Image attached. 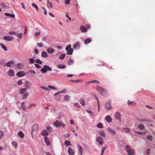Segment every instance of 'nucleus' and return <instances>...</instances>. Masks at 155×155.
<instances>
[{
    "label": "nucleus",
    "instance_id": "8fccbe9b",
    "mask_svg": "<svg viewBox=\"0 0 155 155\" xmlns=\"http://www.w3.org/2000/svg\"><path fill=\"white\" fill-rule=\"evenodd\" d=\"M65 54H62L59 57V59L61 60H63L65 58Z\"/></svg>",
    "mask_w": 155,
    "mask_h": 155
},
{
    "label": "nucleus",
    "instance_id": "6e6d98bb",
    "mask_svg": "<svg viewBox=\"0 0 155 155\" xmlns=\"http://www.w3.org/2000/svg\"><path fill=\"white\" fill-rule=\"evenodd\" d=\"M73 60H71L68 62V64L69 65H71L73 63Z\"/></svg>",
    "mask_w": 155,
    "mask_h": 155
},
{
    "label": "nucleus",
    "instance_id": "bf43d9fd",
    "mask_svg": "<svg viewBox=\"0 0 155 155\" xmlns=\"http://www.w3.org/2000/svg\"><path fill=\"white\" fill-rule=\"evenodd\" d=\"M150 148H149L147 149L146 151V154L149 155L150 154Z\"/></svg>",
    "mask_w": 155,
    "mask_h": 155
},
{
    "label": "nucleus",
    "instance_id": "c9c22d12",
    "mask_svg": "<svg viewBox=\"0 0 155 155\" xmlns=\"http://www.w3.org/2000/svg\"><path fill=\"white\" fill-rule=\"evenodd\" d=\"M55 96V98L57 101H59L61 99V96L60 95H57L56 96Z\"/></svg>",
    "mask_w": 155,
    "mask_h": 155
},
{
    "label": "nucleus",
    "instance_id": "6e6552de",
    "mask_svg": "<svg viewBox=\"0 0 155 155\" xmlns=\"http://www.w3.org/2000/svg\"><path fill=\"white\" fill-rule=\"evenodd\" d=\"M14 64V62L13 61H10L5 64V65L8 67H11Z\"/></svg>",
    "mask_w": 155,
    "mask_h": 155
},
{
    "label": "nucleus",
    "instance_id": "603ef678",
    "mask_svg": "<svg viewBox=\"0 0 155 155\" xmlns=\"http://www.w3.org/2000/svg\"><path fill=\"white\" fill-rule=\"evenodd\" d=\"M29 61L30 63L33 64L35 62L34 60L32 58H30L29 59Z\"/></svg>",
    "mask_w": 155,
    "mask_h": 155
},
{
    "label": "nucleus",
    "instance_id": "b1692460",
    "mask_svg": "<svg viewBox=\"0 0 155 155\" xmlns=\"http://www.w3.org/2000/svg\"><path fill=\"white\" fill-rule=\"evenodd\" d=\"M54 50L51 48H49L47 49V52L49 53H52L54 52Z\"/></svg>",
    "mask_w": 155,
    "mask_h": 155
},
{
    "label": "nucleus",
    "instance_id": "774afa93",
    "mask_svg": "<svg viewBox=\"0 0 155 155\" xmlns=\"http://www.w3.org/2000/svg\"><path fill=\"white\" fill-rule=\"evenodd\" d=\"M74 105L75 107H78L79 108L80 107V105H79V104L78 103H75L74 104Z\"/></svg>",
    "mask_w": 155,
    "mask_h": 155
},
{
    "label": "nucleus",
    "instance_id": "7c9ffc66",
    "mask_svg": "<svg viewBox=\"0 0 155 155\" xmlns=\"http://www.w3.org/2000/svg\"><path fill=\"white\" fill-rule=\"evenodd\" d=\"M26 91V89L25 88H21L20 90V94H22L25 92Z\"/></svg>",
    "mask_w": 155,
    "mask_h": 155
},
{
    "label": "nucleus",
    "instance_id": "ddd939ff",
    "mask_svg": "<svg viewBox=\"0 0 155 155\" xmlns=\"http://www.w3.org/2000/svg\"><path fill=\"white\" fill-rule=\"evenodd\" d=\"M107 130L112 135H115L116 132L112 128L109 127L107 128Z\"/></svg>",
    "mask_w": 155,
    "mask_h": 155
},
{
    "label": "nucleus",
    "instance_id": "5701e85b",
    "mask_svg": "<svg viewBox=\"0 0 155 155\" xmlns=\"http://www.w3.org/2000/svg\"><path fill=\"white\" fill-rule=\"evenodd\" d=\"M41 56L42 57L46 58L48 57V55L46 52L43 51L41 52Z\"/></svg>",
    "mask_w": 155,
    "mask_h": 155
},
{
    "label": "nucleus",
    "instance_id": "f704fd0d",
    "mask_svg": "<svg viewBox=\"0 0 155 155\" xmlns=\"http://www.w3.org/2000/svg\"><path fill=\"white\" fill-rule=\"evenodd\" d=\"M71 81L73 82H74L75 83H81L82 82V80H71Z\"/></svg>",
    "mask_w": 155,
    "mask_h": 155
},
{
    "label": "nucleus",
    "instance_id": "412c9836",
    "mask_svg": "<svg viewBox=\"0 0 155 155\" xmlns=\"http://www.w3.org/2000/svg\"><path fill=\"white\" fill-rule=\"evenodd\" d=\"M13 38L12 37L10 36H4V39L7 41H12L13 39Z\"/></svg>",
    "mask_w": 155,
    "mask_h": 155
},
{
    "label": "nucleus",
    "instance_id": "ea45409f",
    "mask_svg": "<svg viewBox=\"0 0 155 155\" xmlns=\"http://www.w3.org/2000/svg\"><path fill=\"white\" fill-rule=\"evenodd\" d=\"M65 91H66V90L65 89H64L62 91H59L58 92L55 93L54 94V96H56V95H57L58 94H59L62 93H64V92Z\"/></svg>",
    "mask_w": 155,
    "mask_h": 155
},
{
    "label": "nucleus",
    "instance_id": "4468645a",
    "mask_svg": "<svg viewBox=\"0 0 155 155\" xmlns=\"http://www.w3.org/2000/svg\"><path fill=\"white\" fill-rule=\"evenodd\" d=\"M68 152L69 155H74V153L73 150L70 147L68 148Z\"/></svg>",
    "mask_w": 155,
    "mask_h": 155
},
{
    "label": "nucleus",
    "instance_id": "49530a36",
    "mask_svg": "<svg viewBox=\"0 0 155 155\" xmlns=\"http://www.w3.org/2000/svg\"><path fill=\"white\" fill-rule=\"evenodd\" d=\"M47 4L48 6L53 8L51 3L48 0Z\"/></svg>",
    "mask_w": 155,
    "mask_h": 155
},
{
    "label": "nucleus",
    "instance_id": "bb28decb",
    "mask_svg": "<svg viewBox=\"0 0 155 155\" xmlns=\"http://www.w3.org/2000/svg\"><path fill=\"white\" fill-rule=\"evenodd\" d=\"M18 135L21 138H23L24 136V134L21 131H19L18 133Z\"/></svg>",
    "mask_w": 155,
    "mask_h": 155
},
{
    "label": "nucleus",
    "instance_id": "f3484780",
    "mask_svg": "<svg viewBox=\"0 0 155 155\" xmlns=\"http://www.w3.org/2000/svg\"><path fill=\"white\" fill-rule=\"evenodd\" d=\"M31 84L30 82L28 81H26L25 83V86L27 88H29L30 87Z\"/></svg>",
    "mask_w": 155,
    "mask_h": 155
},
{
    "label": "nucleus",
    "instance_id": "7ed1b4c3",
    "mask_svg": "<svg viewBox=\"0 0 155 155\" xmlns=\"http://www.w3.org/2000/svg\"><path fill=\"white\" fill-rule=\"evenodd\" d=\"M53 124L57 127H64L65 126L64 123L60 122L58 120L56 121Z\"/></svg>",
    "mask_w": 155,
    "mask_h": 155
},
{
    "label": "nucleus",
    "instance_id": "423d86ee",
    "mask_svg": "<svg viewBox=\"0 0 155 155\" xmlns=\"http://www.w3.org/2000/svg\"><path fill=\"white\" fill-rule=\"evenodd\" d=\"M96 140L98 144L102 146L103 144V140L101 137H97L96 138Z\"/></svg>",
    "mask_w": 155,
    "mask_h": 155
},
{
    "label": "nucleus",
    "instance_id": "f257e3e1",
    "mask_svg": "<svg viewBox=\"0 0 155 155\" xmlns=\"http://www.w3.org/2000/svg\"><path fill=\"white\" fill-rule=\"evenodd\" d=\"M125 149L128 155H134V151L131 149L130 146L127 145L125 147Z\"/></svg>",
    "mask_w": 155,
    "mask_h": 155
},
{
    "label": "nucleus",
    "instance_id": "3c124183",
    "mask_svg": "<svg viewBox=\"0 0 155 155\" xmlns=\"http://www.w3.org/2000/svg\"><path fill=\"white\" fill-rule=\"evenodd\" d=\"M4 135L3 132L0 130V139L2 138Z\"/></svg>",
    "mask_w": 155,
    "mask_h": 155
},
{
    "label": "nucleus",
    "instance_id": "4be33fe9",
    "mask_svg": "<svg viewBox=\"0 0 155 155\" xmlns=\"http://www.w3.org/2000/svg\"><path fill=\"white\" fill-rule=\"evenodd\" d=\"M44 139L46 144L48 146L50 145V143L47 137L45 136L44 137Z\"/></svg>",
    "mask_w": 155,
    "mask_h": 155
},
{
    "label": "nucleus",
    "instance_id": "473e14b6",
    "mask_svg": "<svg viewBox=\"0 0 155 155\" xmlns=\"http://www.w3.org/2000/svg\"><path fill=\"white\" fill-rule=\"evenodd\" d=\"M147 139L150 141H152L153 140V137L151 135H148L147 136Z\"/></svg>",
    "mask_w": 155,
    "mask_h": 155
},
{
    "label": "nucleus",
    "instance_id": "e433bc0d",
    "mask_svg": "<svg viewBox=\"0 0 155 155\" xmlns=\"http://www.w3.org/2000/svg\"><path fill=\"white\" fill-rule=\"evenodd\" d=\"M80 101L82 105L84 106L85 105V100L83 99H81Z\"/></svg>",
    "mask_w": 155,
    "mask_h": 155
},
{
    "label": "nucleus",
    "instance_id": "a878e982",
    "mask_svg": "<svg viewBox=\"0 0 155 155\" xmlns=\"http://www.w3.org/2000/svg\"><path fill=\"white\" fill-rule=\"evenodd\" d=\"M78 149L80 152L81 155H82L83 153V150L81 147L79 145H78Z\"/></svg>",
    "mask_w": 155,
    "mask_h": 155
},
{
    "label": "nucleus",
    "instance_id": "864d4df0",
    "mask_svg": "<svg viewBox=\"0 0 155 155\" xmlns=\"http://www.w3.org/2000/svg\"><path fill=\"white\" fill-rule=\"evenodd\" d=\"M40 31H36L35 32V35L36 36H38L40 34Z\"/></svg>",
    "mask_w": 155,
    "mask_h": 155
},
{
    "label": "nucleus",
    "instance_id": "69168bd1",
    "mask_svg": "<svg viewBox=\"0 0 155 155\" xmlns=\"http://www.w3.org/2000/svg\"><path fill=\"white\" fill-rule=\"evenodd\" d=\"M35 67L38 68H40L41 67V66L39 65V64H35Z\"/></svg>",
    "mask_w": 155,
    "mask_h": 155
},
{
    "label": "nucleus",
    "instance_id": "09e8293b",
    "mask_svg": "<svg viewBox=\"0 0 155 155\" xmlns=\"http://www.w3.org/2000/svg\"><path fill=\"white\" fill-rule=\"evenodd\" d=\"M35 62L36 63L40 64H41L42 63V62L39 59H36L35 60Z\"/></svg>",
    "mask_w": 155,
    "mask_h": 155
},
{
    "label": "nucleus",
    "instance_id": "338daca9",
    "mask_svg": "<svg viewBox=\"0 0 155 155\" xmlns=\"http://www.w3.org/2000/svg\"><path fill=\"white\" fill-rule=\"evenodd\" d=\"M68 95H66L64 97V101H67L68 100Z\"/></svg>",
    "mask_w": 155,
    "mask_h": 155
},
{
    "label": "nucleus",
    "instance_id": "f8f14e48",
    "mask_svg": "<svg viewBox=\"0 0 155 155\" xmlns=\"http://www.w3.org/2000/svg\"><path fill=\"white\" fill-rule=\"evenodd\" d=\"M98 87L101 91V94L102 95H104L107 92L106 90L100 87L99 86Z\"/></svg>",
    "mask_w": 155,
    "mask_h": 155
},
{
    "label": "nucleus",
    "instance_id": "58836bf2",
    "mask_svg": "<svg viewBox=\"0 0 155 155\" xmlns=\"http://www.w3.org/2000/svg\"><path fill=\"white\" fill-rule=\"evenodd\" d=\"M25 103L23 102L21 103V108L23 110H25L26 109V106L25 105Z\"/></svg>",
    "mask_w": 155,
    "mask_h": 155
},
{
    "label": "nucleus",
    "instance_id": "a19ab883",
    "mask_svg": "<svg viewBox=\"0 0 155 155\" xmlns=\"http://www.w3.org/2000/svg\"><path fill=\"white\" fill-rule=\"evenodd\" d=\"M0 45L2 46V48L5 51H7V49L6 47L4 45L2 44H1Z\"/></svg>",
    "mask_w": 155,
    "mask_h": 155
},
{
    "label": "nucleus",
    "instance_id": "6ab92c4d",
    "mask_svg": "<svg viewBox=\"0 0 155 155\" xmlns=\"http://www.w3.org/2000/svg\"><path fill=\"white\" fill-rule=\"evenodd\" d=\"M80 30L82 32H86L87 31V29L85 27L82 26L80 27Z\"/></svg>",
    "mask_w": 155,
    "mask_h": 155
},
{
    "label": "nucleus",
    "instance_id": "4d7b16f0",
    "mask_svg": "<svg viewBox=\"0 0 155 155\" xmlns=\"http://www.w3.org/2000/svg\"><path fill=\"white\" fill-rule=\"evenodd\" d=\"M86 111L89 113V114H91L92 116L94 115V114L91 111H89L88 110H86Z\"/></svg>",
    "mask_w": 155,
    "mask_h": 155
},
{
    "label": "nucleus",
    "instance_id": "aec40b11",
    "mask_svg": "<svg viewBox=\"0 0 155 155\" xmlns=\"http://www.w3.org/2000/svg\"><path fill=\"white\" fill-rule=\"evenodd\" d=\"M137 127L139 129L141 130H143L145 128L144 125L142 124H139L138 125Z\"/></svg>",
    "mask_w": 155,
    "mask_h": 155
},
{
    "label": "nucleus",
    "instance_id": "72a5a7b5",
    "mask_svg": "<svg viewBox=\"0 0 155 155\" xmlns=\"http://www.w3.org/2000/svg\"><path fill=\"white\" fill-rule=\"evenodd\" d=\"M64 144L67 146H70L71 145V144L70 142L68 140H65L64 142Z\"/></svg>",
    "mask_w": 155,
    "mask_h": 155
},
{
    "label": "nucleus",
    "instance_id": "a211bd4d",
    "mask_svg": "<svg viewBox=\"0 0 155 155\" xmlns=\"http://www.w3.org/2000/svg\"><path fill=\"white\" fill-rule=\"evenodd\" d=\"M7 74L8 75L10 76H12L14 74V71L12 70H9L7 72Z\"/></svg>",
    "mask_w": 155,
    "mask_h": 155
},
{
    "label": "nucleus",
    "instance_id": "680f3d73",
    "mask_svg": "<svg viewBox=\"0 0 155 155\" xmlns=\"http://www.w3.org/2000/svg\"><path fill=\"white\" fill-rule=\"evenodd\" d=\"M17 83L18 85H21L22 84V81L21 80H19Z\"/></svg>",
    "mask_w": 155,
    "mask_h": 155
},
{
    "label": "nucleus",
    "instance_id": "a18cd8bd",
    "mask_svg": "<svg viewBox=\"0 0 155 155\" xmlns=\"http://www.w3.org/2000/svg\"><path fill=\"white\" fill-rule=\"evenodd\" d=\"M97 127H98V128H103V126L102 125V124L101 123H99L97 124Z\"/></svg>",
    "mask_w": 155,
    "mask_h": 155
},
{
    "label": "nucleus",
    "instance_id": "39448f33",
    "mask_svg": "<svg viewBox=\"0 0 155 155\" xmlns=\"http://www.w3.org/2000/svg\"><path fill=\"white\" fill-rule=\"evenodd\" d=\"M113 107L111 104V101H109L105 104V108L108 110H110Z\"/></svg>",
    "mask_w": 155,
    "mask_h": 155
},
{
    "label": "nucleus",
    "instance_id": "9d476101",
    "mask_svg": "<svg viewBox=\"0 0 155 155\" xmlns=\"http://www.w3.org/2000/svg\"><path fill=\"white\" fill-rule=\"evenodd\" d=\"M80 43L79 41L76 42L73 45V48L74 49H76L77 48H79L80 47Z\"/></svg>",
    "mask_w": 155,
    "mask_h": 155
},
{
    "label": "nucleus",
    "instance_id": "79ce46f5",
    "mask_svg": "<svg viewBox=\"0 0 155 155\" xmlns=\"http://www.w3.org/2000/svg\"><path fill=\"white\" fill-rule=\"evenodd\" d=\"M17 68L18 69H21L22 68V65L21 64H18L17 65Z\"/></svg>",
    "mask_w": 155,
    "mask_h": 155
},
{
    "label": "nucleus",
    "instance_id": "f03ea898",
    "mask_svg": "<svg viewBox=\"0 0 155 155\" xmlns=\"http://www.w3.org/2000/svg\"><path fill=\"white\" fill-rule=\"evenodd\" d=\"M65 50L67 51V54L71 55L72 54L73 49L71 48V45H68L66 47Z\"/></svg>",
    "mask_w": 155,
    "mask_h": 155
},
{
    "label": "nucleus",
    "instance_id": "4c0bfd02",
    "mask_svg": "<svg viewBox=\"0 0 155 155\" xmlns=\"http://www.w3.org/2000/svg\"><path fill=\"white\" fill-rule=\"evenodd\" d=\"M123 129L125 133H129L130 131V129L127 128H124Z\"/></svg>",
    "mask_w": 155,
    "mask_h": 155
},
{
    "label": "nucleus",
    "instance_id": "c756f323",
    "mask_svg": "<svg viewBox=\"0 0 155 155\" xmlns=\"http://www.w3.org/2000/svg\"><path fill=\"white\" fill-rule=\"evenodd\" d=\"M127 103L129 105L131 104L133 106H135L136 104L135 102L132 101H128Z\"/></svg>",
    "mask_w": 155,
    "mask_h": 155
},
{
    "label": "nucleus",
    "instance_id": "1a4fd4ad",
    "mask_svg": "<svg viewBox=\"0 0 155 155\" xmlns=\"http://www.w3.org/2000/svg\"><path fill=\"white\" fill-rule=\"evenodd\" d=\"M25 75V71H22L18 72L17 74L16 75L19 77H22Z\"/></svg>",
    "mask_w": 155,
    "mask_h": 155
},
{
    "label": "nucleus",
    "instance_id": "0e129e2a",
    "mask_svg": "<svg viewBox=\"0 0 155 155\" xmlns=\"http://www.w3.org/2000/svg\"><path fill=\"white\" fill-rule=\"evenodd\" d=\"M46 129L47 130H48V131H51V127L50 126H47L46 127Z\"/></svg>",
    "mask_w": 155,
    "mask_h": 155
},
{
    "label": "nucleus",
    "instance_id": "e2e57ef3",
    "mask_svg": "<svg viewBox=\"0 0 155 155\" xmlns=\"http://www.w3.org/2000/svg\"><path fill=\"white\" fill-rule=\"evenodd\" d=\"M48 87L49 88H50L51 89H54V90H56L57 89L55 87H54L53 86H50L49 85L48 86Z\"/></svg>",
    "mask_w": 155,
    "mask_h": 155
},
{
    "label": "nucleus",
    "instance_id": "dca6fc26",
    "mask_svg": "<svg viewBox=\"0 0 155 155\" xmlns=\"http://www.w3.org/2000/svg\"><path fill=\"white\" fill-rule=\"evenodd\" d=\"M115 117L116 119L120 120L121 119V115L120 113L118 112H117L115 115Z\"/></svg>",
    "mask_w": 155,
    "mask_h": 155
},
{
    "label": "nucleus",
    "instance_id": "13d9d810",
    "mask_svg": "<svg viewBox=\"0 0 155 155\" xmlns=\"http://www.w3.org/2000/svg\"><path fill=\"white\" fill-rule=\"evenodd\" d=\"M41 88L42 89H44L46 91L49 90V89L47 87H45L44 86H41Z\"/></svg>",
    "mask_w": 155,
    "mask_h": 155
},
{
    "label": "nucleus",
    "instance_id": "c85d7f7f",
    "mask_svg": "<svg viewBox=\"0 0 155 155\" xmlns=\"http://www.w3.org/2000/svg\"><path fill=\"white\" fill-rule=\"evenodd\" d=\"M58 67L60 69H64L66 68V66L64 64H58Z\"/></svg>",
    "mask_w": 155,
    "mask_h": 155
},
{
    "label": "nucleus",
    "instance_id": "de8ad7c7",
    "mask_svg": "<svg viewBox=\"0 0 155 155\" xmlns=\"http://www.w3.org/2000/svg\"><path fill=\"white\" fill-rule=\"evenodd\" d=\"M12 145L14 146V147L16 148L18 147L17 143L16 142L13 141L12 143Z\"/></svg>",
    "mask_w": 155,
    "mask_h": 155
},
{
    "label": "nucleus",
    "instance_id": "2f4dec72",
    "mask_svg": "<svg viewBox=\"0 0 155 155\" xmlns=\"http://www.w3.org/2000/svg\"><path fill=\"white\" fill-rule=\"evenodd\" d=\"M99 134L102 137H105V134L103 130H101L99 132Z\"/></svg>",
    "mask_w": 155,
    "mask_h": 155
},
{
    "label": "nucleus",
    "instance_id": "9b49d317",
    "mask_svg": "<svg viewBox=\"0 0 155 155\" xmlns=\"http://www.w3.org/2000/svg\"><path fill=\"white\" fill-rule=\"evenodd\" d=\"M38 129V126L37 125H34L32 127V131L31 132V135L33 137V133L34 131H36Z\"/></svg>",
    "mask_w": 155,
    "mask_h": 155
},
{
    "label": "nucleus",
    "instance_id": "0eeeda50",
    "mask_svg": "<svg viewBox=\"0 0 155 155\" xmlns=\"http://www.w3.org/2000/svg\"><path fill=\"white\" fill-rule=\"evenodd\" d=\"M137 120L138 121L140 122H150V120L146 118H137Z\"/></svg>",
    "mask_w": 155,
    "mask_h": 155
},
{
    "label": "nucleus",
    "instance_id": "2eb2a0df",
    "mask_svg": "<svg viewBox=\"0 0 155 155\" xmlns=\"http://www.w3.org/2000/svg\"><path fill=\"white\" fill-rule=\"evenodd\" d=\"M41 134L43 136H46L48 135L49 133L47 131L45 130H43L41 133Z\"/></svg>",
    "mask_w": 155,
    "mask_h": 155
},
{
    "label": "nucleus",
    "instance_id": "052dcab7",
    "mask_svg": "<svg viewBox=\"0 0 155 155\" xmlns=\"http://www.w3.org/2000/svg\"><path fill=\"white\" fill-rule=\"evenodd\" d=\"M37 45L39 47H42L43 46V44L41 43H39L37 44Z\"/></svg>",
    "mask_w": 155,
    "mask_h": 155
},
{
    "label": "nucleus",
    "instance_id": "5fc2aeb1",
    "mask_svg": "<svg viewBox=\"0 0 155 155\" xmlns=\"http://www.w3.org/2000/svg\"><path fill=\"white\" fill-rule=\"evenodd\" d=\"M16 35L19 38H21L22 37V33H20L18 34H16Z\"/></svg>",
    "mask_w": 155,
    "mask_h": 155
},
{
    "label": "nucleus",
    "instance_id": "393cba45",
    "mask_svg": "<svg viewBox=\"0 0 155 155\" xmlns=\"http://www.w3.org/2000/svg\"><path fill=\"white\" fill-rule=\"evenodd\" d=\"M105 119L106 121L108 123H110L112 121L109 115H107Z\"/></svg>",
    "mask_w": 155,
    "mask_h": 155
},
{
    "label": "nucleus",
    "instance_id": "cd10ccee",
    "mask_svg": "<svg viewBox=\"0 0 155 155\" xmlns=\"http://www.w3.org/2000/svg\"><path fill=\"white\" fill-rule=\"evenodd\" d=\"M91 41V39L90 38H88L86 39L84 41V43L85 44H88L90 43Z\"/></svg>",
    "mask_w": 155,
    "mask_h": 155
},
{
    "label": "nucleus",
    "instance_id": "c03bdc74",
    "mask_svg": "<svg viewBox=\"0 0 155 155\" xmlns=\"http://www.w3.org/2000/svg\"><path fill=\"white\" fill-rule=\"evenodd\" d=\"M32 5L33 7H34L35 8L36 10L38 11H39V10L38 8V7L35 4V3H32Z\"/></svg>",
    "mask_w": 155,
    "mask_h": 155
},
{
    "label": "nucleus",
    "instance_id": "37998d69",
    "mask_svg": "<svg viewBox=\"0 0 155 155\" xmlns=\"http://www.w3.org/2000/svg\"><path fill=\"white\" fill-rule=\"evenodd\" d=\"M28 95V93H25L23 95L22 99H25Z\"/></svg>",
    "mask_w": 155,
    "mask_h": 155
},
{
    "label": "nucleus",
    "instance_id": "20e7f679",
    "mask_svg": "<svg viewBox=\"0 0 155 155\" xmlns=\"http://www.w3.org/2000/svg\"><path fill=\"white\" fill-rule=\"evenodd\" d=\"M46 70L51 71L52 68L49 66L45 65L41 69V71L43 73H45L46 72Z\"/></svg>",
    "mask_w": 155,
    "mask_h": 155
}]
</instances>
